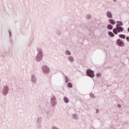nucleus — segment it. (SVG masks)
<instances>
[{
	"label": "nucleus",
	"mask_w": 129,
	"mask_h": 129,
	"mask_svg": "<svg viewBox=\"0 0 129 129\" xmlns=\"http://www.w3.org/2000/svg\"><path fill=\"white\" fill-rule=\"evenodd\" d=\"M96 113H99V110H98V109H96Z\"/></svg>",
	"instance_id": "nucleus-28"
},
{
	"label": "nucleus",
	"mask_w": 129,
	"mask_h": 129,
	"mask_svg": "<svg viewBox=\"0 0 129 129\" xmlns=\"http://www.w3.org/2000/svg\"><path fill=\"white\" fill-rule=\"evenodd\" d=\"M86 74H87V76H88V77H90V78H94V77H95V75L94 74V71L90 69H87L86 70Z\"/></svg>",
	"instance_id": "nucleus-3"
},
{
	"label": "nucleus",
	"mask_w": 129,
	"mask_h": 129,
	"mask_svg": "<svg viewBox=\"0 0 129 129\" xmlns=\"http://www.w3.org/2000/svg\"><path fill=\"white\" fill-rule=\"evenodd\" d=\"M126 40H127V41H128V42H129V37L128 36L126 37Z\"/></svg>",
	"instance_id": "nucleus-29"
},
{
	"label": "nucleus",
	"mask_w": 129,
	"mask_h": 129,
	"mask_svg": "<svg viewBox=\"0 0 129 129\" xmlns=\"http://www.w3.org/2000/svg\"><path fill=\"white\" fill-rule=\"evenodd\" d=\"M63 101L65 103H68L69 102V99L67 97H64L63 98Z\"/></svg>",
	"instance_id": "nucleus-17"
},
{
	"label": "nucleus",
	"mask_w": 129,
	"mask_h": 129,
	"mask_svg": "<svg viewBox=\"0 0 129 129\" xmlns=\"http://www.w3.org/2000/svg\"><path fill=\"white\" fill-rule=\"evenodd\" d=\"M107 29L109 30H112L113 29V26L111 24H108L107 26Z\"/></svg>",
	"instance_id": "nucleus-18"
},
{
	"label": "nucleus",
	"mask_w": 129,
	"mask_h": 129,
	"mask_svg": "<svg viewBox=\"0 0 129 129\" xmlns=\"http://www.w3.org/2000/svg\"><path fill=\"white\" fill-rule=\"evenodd\" d=\"M61 34V32L60 30L56 31V35H57L58 36H60Z\"/></svg>",
	"instance_id": "nucleus-24"
},
{
	"label": "nucleus",
	"mask_w": 129,
	"mask_h": 129,
	"mask_svg": "<svg viewBox=\"0 0 129 129\" xmlns=\"http://www.w3.org/2000/svg\"><path fill=\"white\" fill-rule=\"evenodd\" d=\"M50 103L52 106H55L57 104V99L56 96L52 95L50 98Z\"/></svg>",
	"instance_id": "nucleus-6"
},
{
	"label": "nucleus",
	"mask_w": 129,
	"mask_h": 129,
	"mask_svg": "<svg viewBox=\"0 0 129 129\" xmlns=\"http://www.w3.org/2000/svg\"><path fill=\"white\" fill-rule=\"evenodd\" d=\"M68 59L69 60V62H70V63L74 62V57H73L71 55H70L68 56Z\"/></svg>",
	"instance_id": "nucleus-11"
},
{
	"label": "nucleus",
	"mask_w": 129,
	"mask_h": 129,
	"mask_svg": "<svg viewBox=\"0 0 129 129\" xmlns=\"http://www.w3.org/2000/svg\"><path fill=\"white\" fill-rule=\"evenodd\" d=\"M72 118H73V119H75L76 120H77V119L79 118V116H78V114H77V113H73L72 114Z\"/></svg>",
	"instance_id": "nucleus-10"
},
{
	"label": "nucleus",
	"mask_w": 129,
	"mask_h": 129,
	"mask_svg": "<svg viewBox=\"0 0 129 129\" xmlns=\"http://www.w3.org/2000/svg\"><path fill=\"white\" fill-rule=\"evenodd\" d=\"M51 129H59L58 127L55 126H52Z\"/></svg>",
	"instance_id": "nucleus-27"
},
{
	"label": "nucleus",
	"mask_w": 129,
	"mask_h": 129,
	"mask_svg": "<svg viewBox=\"0 0 129 129\" xmlns=\"http://www.w3.org/2000/svg\"><path fill=\"white\" fill-rule=\"evenodd\" d=\"M117 45L120 47H123L124 46V43L122 41V40L119 39L117 40Z\"/></svg>",
	"instance_id": "nucleus-8"
},
{
	"label": "nucleus",
	"mask_w": 129,
	"mask_h": 129,
	"mask_svg": "<svg viewBox=\"0 0 129 129\" xmlns=\"http://www.w3.org/2000/svg\"><path fill=\"white\" fill-rule=\"evenodd\" d=\"M106 15L109 19H112L113 18L112 16V13L110 11H107L106 13Z\"/></svg>",
	"instance_id": "nucleus-9"
},
{
	"label": "nucleus",
	"mask_w": 129,
	"mask_h": 129,
	"mask_svg": "<svg viewBox=\"0 0 129 129\" xmlns=\"http://www.w3.org/2000/svg\"><path fill=\"white\" fill-rule=\"evenodd\" d=\"M119 37L121 38V39H125V35L124 34H120Z\"/></svg>",
	"instance_id": "nucleus-22"
},
{
	"label": "nucleus",
	"mask_w": 129,
	"mask_h": 129,
	"mask_svg": "<svg viewBox=\"0 0 129 129\" xmlns=\"http://www.w3.org/2000/svg\"><path fill=\"white\" fill-rule=\"evenodd\" d=\"M127 31H128V32H129V27H128V29H127Z\"/></svg>",
	"instance_id": "nucleus-33"
},
{
	"label": "nucleus",
	"mask_w": 129,
	"mask_h": 129,
	"mask_svg": "<svg viewBox=\"0 0 129 129\" xmlns=\"http://www.w3.org/2000/svg\"><path fill=\"white\" fill-rule=\"evenodd\" d=\"M9 34H10V36H12V33L11 32V31L9 30Z\"/></svg>",
	"instance_id": "nucleus-30"
},
{
	"label": "nucleus",
	"mask_w": 129,
	"mask_h": 129,
	"mask_svg": "<svg viewBox=\"0 0 129 129\" xmlns=\"http://www.w3.org/2000/svg\"><path fill=\"white\" fill-rule=\"evenodd\" d=\"M90 97L92 98H95V95H94V94L92 93L90 94Z\"/></svg>",
	"instance_id": "nucleus-25"
},
{
	"label": "nucleus",
	"mask_w": 129,
	"mask_h": 129,
	"mask_svg": "<svg viewBox=\"0 0 129 129\" xmlns=\"http://www.w3.org/2000/svg\"><path fill=\"white\" fill-rule=\"evenodd\" d=\"M36 50L37 54L35 57V60L36 62H40L43 60V58H44V52H43V49L41 48L37 47Z\"/></svg>",
	"instance_id": "nucleus-1"
},
{
	"label": "nucleus",
	"mask_w": 129,
	"mask_h": 129,
	"mask_svg": "<svg viewBox=\"0 0 129 129\" xmlns=\"http://www.w3.org/2000/svg\"><path fill=\"white\" fill-rule=\"evenodd\" d=\"M37 76L35 74H32L31 76V82H32L33 84H36L37 83Z\"/></svg>",
	"instance_id": "nucleus-7"
},
{
	"label": "nucleus",
	"mask_w": 129,
	"mask_h": 129,
	"mask_svg": "<svg viewBox=\"0 0 129 129\" xmlns=\"http://www.w3.org/2000/svg\"><path fill=\"white\" fill-rule=\"evenodd\" d=\"M36 127L40 129L42 128V122H43V117L40 116L36 119Z\"/></svg>",
	"instance_id": "nucleus-2"
},
{
	"label": "nucleus",
	"mask_w": 129,
	"mask_h": 129,
	"mask_svg": "<svg viewBox=\"0 0 129 129\" xmlns=\"http://www.w3.org/2000/svg\"><path fill=\"white\" fill-rule=\"evenodd\" d=\"M108 34L109 36H110V37H114V34L111 31H108Z\"/></svg>",
	"instance_id": "nucleus-19"
},
{
	"label": "nucleus",
	"mask_w": 129,
	"mask_h": 129,
	"mask_svg": "<svg viewBox=\"0 0 129 129\" xmlns=\"http://www.w3.org/2000/svg\"><path fill=\"white\" fill-rule=\"evenodd\" d=\"M64 54L66 56H71V52L68 50L64 51Z\"/></svg>",
	"instance_id": "nucleus-14"
},
{
	"label": "nucleus",
	"mask_w": 129,
	"mask_h": 129,
	"mask_svg": "<svg viewBox=\"0 0 129 129\" xmlns=\"http://www.w3.org/2000/svg\"><path fill=\"white\" fill-rule=\"evenodd\" d=\"M109 23L111 24V25H115V21L112 19H109Z\"/></svg>",
	"instance_id": "nucleus-15"
},
{
	"label": "nucleus",
	"mask_w": 129,
	"mask_h": 129,
	"mask_svg": "<svg viewBox=\"0 0 129 129\" xmlns=\"http://www.w3.org/2000/svg\"><path fill=\"white\" fill-rule=\"evenodd\" d=\"M96 77H98V78H100V77H101V74L97 73L96 75Z\"/></svg>",
	"instance_id": "nucleus-26"
},
{
	"label": "nucleus",
	"mask_w": 129,
	"mask_h": 129,
	"mask_svg": "<svg viewBox=\"0 0 129 129\" xmlns=\"http://www.w3.org/2000/svg\"><path fill=\"white\" fill-rule=\"evenodd\" d=\"M113 2H114V3H115V2H116V0H113Z\"/></svg>",
	"instance_id": "nucleus-32"
},
{
	"label": "nucleus",
	"mask_w": 129,
	"mask_h": 129,
	"mask_svg": "<svg viewBox=\"0 0 129 129\" xmlns=\"http://www.w3.org/2000/svg\"><path fill=\"white\" fill-rule=\"evenodd\" d=\"M120 106H121V105H118V107H120Z\"/></svg>",
	"instance_id": "nucleus-31"
},
{
	"label": "nucleus",
	"mask_w": 129,
	"mask_h": 129,
	"mask_svg": "<svg viewBox=\"0 0 129 129\" xmlns=\"http://www.w3.org/2000/svg\"><path fill=\"white\" fill-rule=\"evenodd\" d=\"M10 90V88H9V86L5 85L3 87V89L2 90V94L5 96H7L9 94V91Z\"/></svg>",
	"instance_id": "nucleus-5"
},
{
	"label": "nucleus",
	"mask_w": 129,
	"mask_h": 129,
	"mask_svg": "<svg viewBox=\"0 0 129 129\" xmlns=\"http://www.w3.org/2000/svg\"><path fill=\"white\" fill-rule=\"evenodd\" d=\"M41 70L44 74H49L50 73V69L46 65L41 67Z\"/></svg>",
	"instance_id": "nucleus-4"
},
{
	"label": "nucleus",
	"mask_w": 129,
	"mask_h": 129,
	"mask_svg": "<svg viewBox=\"0 0 129 129\" xmlns=\"http://www.w3.org/2000/svg\"><path fill=\"white\" fill-rule=\"evenodd\" d=\"M117 24L116 26L118 25V27H120V26H123V24L121 21H117Z\"/></svg>",
	"instance_id": "nucleus-20"
},
{
	"label": "nucleus",
	"mask_w": 129,
	"mask_h": 129,
	"mask_svg": "<svg viewBox=\"0 0 129 129\" xmlns=\"http://www.w3.org/2000/svg\"><path fill=\"white\" fill-rule=\"evenodd\" d=\"M67 86L69 88H72L73 87V84L71 82H69L68 83Z\"/></svg>",
	"instance_id": "nucleus-16"
},
{
	"label": "nucleus",
	"mask_w": 129,
	"mask_h": 129,
	"mask_svg": "<svg viewBox=\"0 0 129 129\" xmlns=\"http://www.w3.org/2000/svg\"><path fill=\"white\" fill-rule=\"evenodd\" d=\"M117 28H114L113 29V33H114L115 34V35L117 34Z\"/></svg>",
	"instance_id": "nucleus-21"
},
{
	"label": "nucleus",
	"mask_w": 129,
	"mask_h": 129,
	"mask_svg": "<svg viewBox=\"0 0 129 129\" xmlns=\"http://www.w3.org/2000/svg\"><path fill=\"white\" fill-rule=\"evenodd\" d=\"M86 18L88 19H91V14H88L86 16Z\"/></svg>",
	"instance_id": "nucleus-23"
},
{
	"label": "nucleus",
	"mask_w": 129,
	"mask_h": 129,
	"mask_svg": "<svg viewBox=\"0 0 129 129\" xmlns=\"http://www.w3.org/2000/svg\"><path fill=\"white\" fill-rule=\"evenodd\" d=\"M116 29H117V31L118 32V33L123 31V28L121 27V26H118V25H116Z\"/></svg>",
	"instance_id": "nucleus-12"
},
{
	"label": "nucleus",
	"mask_w": 129,
	"mask_h": 129,
	"mask_svg": "<svg viewBox=\"0 0 129 129\" xmlns=\"http://www.w3.org/2000/svg\"><path fill=\"white\" fill-rule=\"evenodd\" d=\"M64 80H65L66 84H67V83L70 82V81H71L70 78H69V77H68L67 76H64Z\"/></svg>",
	"instance_id": "nucleus-13"
}]
</instances>
